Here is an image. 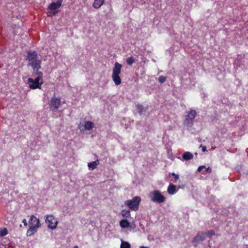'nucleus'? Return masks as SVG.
Here are the masks:
<instances>
[{
  "mask_svg": "<svg viewBox=\"0 0 248 248\" xmlns=\"http://www.w3.org/2000/svg\"><path fill=\"white\" fill-rule=\"evenodd\" d=\"M243 248H248V245H244Z\"/></svg>",
  "mask_w": 248,
  "mask_h": 248,
  "instance_id": "32",
  "label": "nucleus"
},
{
  "mask_svg": "<svg viewBox=\"0 0 248 248\" xmlns=\"http://www.w3.org/2000/svg\"><path fill=\"white\" fill-rule=\"evenodd\" d=\"M197 116L196 110L190 109L187 112L184 122V124L186 127H191L193 124L194 119Z\"/></svg>",
  "mask_w": 248,
  "mask_h": 248,
  "instance_id": "4",
  "label": "nucleus"
},
{
  "mask_svg": "<svg viewBox=\"0 0 248 248\" xmlns=\"http://www.w3.org/2000/svg\"><path fill=\"white\" fill-rule=\"evenodd\" d=\"M29 229L27 232V236H31L37 231V229L41 226L40 221L34 215L31 216L30 219L29 221Z\"/></svg>",
  "mask_w": 248,
  "mask_h": 248,
  "instance_id": "2",
  "label": "nucleus"
},
{
  "mask_svg": "<svg viewBox=\"0 0 248 248\" xmlns=\"http://www.w3.org/2000/svg\"><path fill=\"white\" fill-rule=\"evenodd\" d=\"M26 60L29 61V65L32 67L33 70L35 69H40L41 61L38 59L37 53L35 51H28Z\"/></svg>",
  "mask_w": 248,
  "mask_h": 248,
  "instance_id": "1",
  "label": "nucleus"
},
{
  "mask_svg": "<svg viewBox=\"0 0 248 248\" xmlns=\"http://www.w3.org/2000/svg\"><path fill=\"white\" fill-rule=\"evenodd\" d=\"M121 69L122 65L117 62H115L113 68L112 78L116 85H119L121 83V79L119 76Z\"/></svg>",
  "mask_w": 248,
  "mask_h": 248,
  "instance_id": "3",
  "label": "nucleus"
},
{
  "mask_svg": "<svg viewBox=\"0 0 248 248\" xmlns=\"http://www.w3.org/2000/svg\"><path fill=\"white\" fill-rule=\"evenodd\" d=\"M149 197L153 202L157 203H163L166 200L165 197L158 190H155L150 192Z\"/></svg>",
  "mask_w": 248,
  "mask_h": 248,
  "instance_id": "5",
  "label": "nucleus"
},
{
  "mask_svg": "<svg viewBox=\"0 0 248 248\" xmlns=\"http://www.w3.org/2000/svg\"><path fill=\"white\" fill-rule=\"evenodd\" d=\"M205 239V233L204 232H199L194 237L192 240V243L195 247L197 246L200 242L203 241Z\"/></svg>",
  "mask_w": 248,
  "mask_h": 248,
  "instance_id": "10",
  "label": "nucleus"
},
{
  "mask_svg": "<svg viewBox=\"0 0 248 248\" xmlns=\"http://www.w3.org/2000/svg\"><path fill=\"white\" fill-rule=\"evenodd\" d=\"M56 14V12H53V15H55Z\"/></svg>",
  "mask_w": 248,
  "mask_h": 248,
  "instance_id": "34",
  "label": "nucleus"
},
{
  "mask_svg": "<svg viewBox=\"0 0 248 248\" xmlns=\"http://www.w3.org/2000/svg\"><path fill=\"white\" fill-rule=\"evenodd\" d=\"M205 236H207L209 238H211L212 236L215 234V232L213 230H209L207 232H204Z\"/></svg>",
  "mask_w": 248,
  "mask_h": 248,
  "instance_id": "25",
  "label": "nucleus"
},
{
  "mask_svg": "<svg viewBox=\"0 0 248 248\" xmlns=\"http://www.w3.org/2000/svg\"><path fill=\"white\" fill-rule=\"evenodd\" d=\"M201 146L202 147V152H205L207 151L206 147L204 146H202V145H201Z\"/></svg>",
  "mask_w": 248,
  "mask_h": 248,
  "instance_id": "29",
  "label": "nucleus"
},
{
  "mask_svg": "<svg viewBox=\"0 0 248 248\" xmlns=\"http://www.w3.org/2000/svg\"><path fill=\"white\" fill-rule=\"evenodd\" d=\"M140 201V197L136 196L131 200H127L125 201L124 204L129 207L130 209L136 211L139 209Z\"/></svg>",
  "mask_w": 248,
  "mask_h": 248,
  "instance_id": "6",
  "label": "nucleus"
},
{
  "mask_svg": "<svg viewBox=\"0 0 248 248\" xmlns=\"http://www.w3.org/2000/svg\"><path fill=\"white\" fill-rule=\"evenodd\" d=\"M105 0H94L93 7L95 9H99L104 4Z\"/></svg>",
  "mask_w": 248,
  "mask_h": 248,
  "instance_id": "15",
  "label": "nucleus"
},
{
  "mask_svg": "<svg viewBox=\"0 0 248 248\" xmlns=\"http://www.w3.org/2000/svg\"><path fill=\"white\" fill-rule=\"evenodd\" d=\"M247 174L248 175V172Z\"/></svg>",
  "mask_w": 248,
  "mask_h": 248,
  "instance_id": "37",
  "label": "nucleus"
},
{
  "mask_svg": "<svg viewBox=\"0 0 248 248\" xmlns=\"http://www.w3.org/2000/svg\"><path fill=\"white\" fill-rule=\"evenodd\" d=\"M195 155H197V153H195Z\"/></svg>",
  "mask_w": 248,
  "mask_h": 248,
  "instance_id": "36",
  "label": "nucleus"
},
{
  "mask_svg": "<svg viewBox=\"0 0 248 248\" xmlns=\"http://www.w3.org/2000/svg\"><path fill=\"white\" fill-rule=\"evenodd\" d=\"M40 69H35V70H34V73L35 76H37L36 77L42 79L43 77V73L41 71H39V70Z\"/></svg>",
  "mask_w": 248,
  "mask_h": 248,
  "instance_id": "21",
  "label": "nucleus"
},
{
  "mask_svg": "<svg viewBox=\"0 0 248 248\" xmlns=\"http://www.w3.org/2000/svg\"><path fill=\"white\" fill-rule=\"evenodd\" d=\"M22 222L23 223L24 226H27L28 225V223L27 222L26 219H23L22 220Z\"/></svg>",
  "mask_w": 248,
  "mask_h": 248,
  "instance_id": "30",
  "label": "nucleus"
},
{
  "mask_svg": "<svg viewBox=\"0 0 248 248\" xmlns=\"http://www.w3.org/2000/svg\"><path fill=\"white\" fill-rule=\"evenodd\" d=\"M205 171V172L211 173L212 171V169L210 167H208L206 169Z\"/></svg>",
  "mask_w": 248,
  "mask_h": 248,
  "instance_id": "28",
  "label": "nucleus"
},
{
  "mask_svg": "<svg viewBox=\"0 0 248 248\" xmlns=\"http://www.w3.org/2000/svg\"><path fill=\"white\" fill-rule=\"evenodd\" d=\"M205 168V167L204 166H201L199 167V168L198 169V171L199 172H201L202 171V170L203 169H204Z\"/></svg>",
  "mask_w": 248,
  "mask_h": 248,
  "instance_id": "27",
  "label": "nucleus"
},
{
  "mask_svg": "<svg viewBox=\"0 0 248 248\" xmlns=\"http://www.w3.org/2000/svg\"><path fill=\"white\" fill-rule=\"evenodd\" d=\"M169 175V176L172 175L174 176V179L171 180V181H172L173 183H176L179 179V175L177 174H175L174 172L170 173Z\"/></svg>",
  "mask_w": 248,
  "mask_h": 248,
  "instance_id": "24",
  "label": "nucleus"
},
{
  "mask_svg": "<svg viewBox=\"0 0 248 248\" xmlns=\"http://www.w3.org/2000/svg\"><path fill=\"white\" fill-rule=\"evenodd\" d=\"M120 226L123 228H125L129 226V223L126 219H123L120 221Z\"/></svg>",
  "mask_w": 248,
  "mask_h": 248,
  "instance_id": "18",
  "label": "nucleus"
},
{
  "mask_svg": "<svg viewBox=\"0 0 248 248\" xmlns=\"http://www.w3.org/2000/svg\"><path fill=\"white\" fill-rule=\"evenodd\" d=\"M122 216L124 217H129L130 216V212L129 210L124 209L121 212Z\"/></svg>",
  "mask_w": 248,
  "mask_h": 248,
  "instance_id": "19",
  "label": "nucleus"
},
{
  "mask_svg": "<svg viewBox=\"0 0 248 248\" xmlns=\"http://www.w3.org/2000/svg\"><path fill=\"white\" fill-rule=\"evenodd\" d=\"M166 77L161 76L158 78V81L160 83H163L166 81Z\"/></svg>",
  "mask_w": 248,
  "mask_h": 248,
  "instance_id": "26",
  "label": "nucleus"
},
{
  "mask_svg": "<svg viewBox=\"0 0 248 248\" xmlns=\"http://www.w3.org/2000/svg\"><path fill=\"white\" fill-rule=\"evenodd\" d=\"M51 15H52V14H50V15L48 14V16H51Z\"/></svg>",
  "mask_w": 248,
  "mask_h": 248,
  "instance_id": "35",
  "label": "nucleus"
},
{
  "mask_svg": "<svg viewBox=\"0 0 248 248\" xmlns=\"http://www.w3.org/2000/svg\"><path fill=\"white\" fill-rule=\"evenodd\" d=\"M28 81L30 83L29 87L31 89H40L41 86L43 84V80L39 78L36 77L35 79L32 78H29Z\"/></svg>",
  "mask_w": 248,
  "mask_h": 248,
  "instance_id": "7",
  "label": "nucleus"
},
{
  "mask_svg": "<svg viewBox=\"0 0 248 248\" xmlns=\"http://www.w3.org/2000/svg\"><path fill=\"white\" fill-rule=\"evenodd\" d=\"M136 107H137L138 111L140 115H142L143 114V112L146 111V109H144L143 106L140 104H138L136 106Z\"/></svg>",
  "mask_w": 248,
  "mask_h": 248,
  "instance_id": "17",
  "label": "nucleus"
},
{
  "mask_svg": "<svg viewBox=\"0 0 248 248\" xmlns=\"http://www.w3.org/2000/svg\"><path fill=\"white\" fill-rule=\"evenodd\" d=\"M62 0H58L56 2H52L49 6L48 9L53 10L59 8L62 5Z\"/></svg>",
  "mask_w": 248,
  "mask_h": 248,
  "instance_id": "11",
  "label": "nucleus"
},
{
  "mask_svg": "<svg viewBox=\"0 0 248 248\" xmlns=\"http://www.w3.org/2000/svg\"><path fill=\"white\" fill-rule=\"evenodd\" d=\"M99 164V161L98 159L94 161L90 162L88 163V166L90 170H93L95 169L97 166Z\"/></svg>",
  "mask_w": 248,
  "mask_h": 248,
  "instance_id": "14",
  "label": "nucleus"
},
{
  "mask_svg": "<svg viewBox=\"0 0 248 248\" xmlns=\"http://www.w3.org/2000/svg\"><path fill=\"white\" fill-rule=\"evenodd\" d=\"M94 124L91 121H87L84 124L85 129L90 130L93 127Z\"/></svg>",
  "mask_w": 248,
  "mask_h": 248,
  "instance_id": "16",
  "label": "nucleus"
},
{
  "mask_svg": "<svg viewBox=\"0 0 248 248\" xmlns=\"http://www.w3.org/2000/svg\"><path fill=\"white\" fill-rule=\"evenodd\" d=\"M73 248H78V246H75L73 247Z\"/></svg>",
  "mask_w": 248,
  "mask_h": 248,
  "instance_id": "33",
  "label": "nucleus"
},
{
  "mask_svg": "<svg viewBox=\"0 0 248 248\" xmlns=\"http://www.w3.org/2000/svg\"><path fill=\"white\" fill-rule=\"evenodd\" d=\"M120 248H131V245L128 242L122 241Z\"/></svg>",
  "mask_w": 248,
  "mask_h": 248,
  "instance_id": "22",
  "label": "nucleus"
},
{
  "mask_svg": "<svg viewBox=\"0 0 248 248\" xmlns=\"http://www.w3.org/2000/svg\"><path fill=\"white\" fill-rule=\"evenodd\" d=\"M61 98L56 97L54 95L51 98L49 103L50 110L53 112H56L61 105Z\"/></svg>",
  "mask_w": 248,
  "mask_h": 248,
  "instance_id": "8",
  "label": "nucleus"
},
{
  "mask_svg": "<svg viewBox=\"0 0 248 248\" xmlns=\"http://www.w3.org/2000/svg\"><path fill=\"white\" fill-rule=\"evenodd\" d=\"M177 191L176 190V186L173 185L172 184H170L167 188V192L169 194L173 195L175 194Z\"/></svg>",
  "mask_w": 248,
  "mask_h": 248,
  "instance_id": "13",
  "label": "nucleus"
},
{
  "mask_svg": "<svg viewBox=\"0 0 248 248\" xmlns=\"http://www.w3.org/2000/svg\"><path fill=\"white\" fill-rule=\"evenodd\" d=\"M182 156L183 161H187L193 158V155L189 152H185L182 154Z\"/></svg>",
  "mask_w": 248,
  "mask_h": 248,
  "instance_id": "12",
  "label": "nucleus"
},
{
  "mask_svg": "<svg viewBox=\"0 0 248 248\" xmlns=\"http://www.w3.org/2000/svg\"><path fill=\"white\" fill-rule=\"evenodd\" d=\"M126 63L129 65H132L136 62V59L132 57H128L126 59Z\"/></svg>",
  "mask_w": 248,
  "mask_h": 248,
  "instance_id": "20",
  "label": "nucleus"
},
{
  "mask_svg": "<svg viewBox=\"0 0 248 248\" xmlns=\"http://www.w3.org/2000/svg\"><path fill=\"white\" fill-rule=\"evenodd\" d=\"M46 222L48 224V227L52 230L56 229L58 222L55 217L50 215H46Z\"/></svg>",
  "mask_w": 248,
  "mask_h": 248,
  "instance_id": "9",
  "label": "nucleus"
},
{
  "mask_svg": "<svg viewBox=\"0 0 248 248\" xmlns=\"http://www.w3.org/2000/svg\"><path fill=\"white\" fill-rule=\"evenodd\" d=\"M139 248H149L148 247L141 246Z\"/></svg>",
  "mask_w": 248,
  "mask_h": 248,
  "instance_id": "31",
  "label": "nucleus"
},
{
  "mask_svg": "<svg viewBox=\"0 0 248 248\" xmlns=\"http://www.w3.org/2000/svg\"><path fill=\"white\" fill-rule=\"evenodd\" d=\"M8 233V230L6 228H3L0 229V236H4Z\"/></svg>",
  "mask_w": 248,
  "mask_h": 248,
  "instance_id": "23",
  "label": "nucleus"
}]
</instances>
